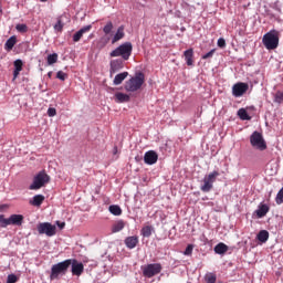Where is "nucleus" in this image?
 Here are the masks:
<instances>
[{
    "mask_svg": "<svg viewBox=\"0 0 283 283\" xmlns=\"http://www.w3.org/2000/svg\"><path fill=\"white\" fill-rule=\"evenodd\" d=\"M217 45H218V48H221V49L227 48V40H224V38H219Z\"/></svg>",
    "mask_w": 283,
    "mask_h": 283,
    "instance_id": "37",
    "label": "nucleus"
},
{
    "mask_svg": "<svg viewBox=\"0 0 283 283\" xmlns=\"http://www.w3.org/2000/svg\"><path fill=\"white\" fill-rule=\"evenodd\" d=\"M218 176H220V172L218 170H214L208 175H206L202 179V185L200 186V190L203 193H209L211 189H213V182L218 180Z\"/></svg>",
    "mask_w": 283,
    "mask_h": 283,
    "instance_id": "5",
    "label": "nucleus"
},
{
    "mask_svg": "<svg viewBox=\"0 0 283 283\" xmlns=\"http://www.w3.org/2000/svg\"><path fill=\"white\" fill-rule=\"evenodd\" d=\"M250 144L254 149H259V151H264V149H266V142H264V137L259 132L252 133L250 136Z\"/></svg>",
    "mask_w": 283,
    "mask_h": 283,
    "instance_id": "9",
    "label": "nucleus"
},
{
    "mask_svg": "<svg viewBox=\"0 0 283 283\" xmlns=\"http://www.w3.org/2000/svg\"><path fill=\"white\" fill-rule=\"evenodd\" d=\"M191 253H193V245L189 244L187 245L184 255H191Z\"/></svg>",
    "mask_w": 283,
    "mask_h": 283,
    "instance_id": "41",
    "label": "nucleus"
},
{
    "mask_svg": "<svg viewBox=\"0 0 283 283\" xmlns=\"http://www.w3.org/2000/svg\"><path fill=\"white\" fill-rule=\"evenodd\" d=\"M143 83H145V74L138 72L134 77L126 82L125 90L126 92H138V90L143 87Z\"/></svg>",
    "mask_w": 283,
    "mask_h": 283,
    "instance_id": "4",
    "label": "nucleus"
},
{
    "mask_svg": "<svg viewBox=\"0 0 283 283\" xmlns=\"http://www.w3.org/2000/svg\"><path fill=\"white\" fill-rule=\"evenodd\" d=\"M18 280L19 279L14 274H9L7 277V283H17Z\"/></svg>",
    "mask_w": 283,
    "mask_h": 283,
    "instance_id": "40",
    "label": "nucleus"
},
{
    "mask_svg": "<svg viewBox=\"0 0 283 283\" xmlns=\"http://www.w3.org/2000/svg\"><path fill=\"white\" fill-rule=\"evenodd\" d=\"M88 39H94V33L90 34Z\"/></svg>",
    "mask_w": 283,
    "mask_h": 283,
    "instance_id": "47",
    "label": "nucleus"
},
{
    "mask_svg": "<svg viewBox=\"0 0 283 283\" xmlns=\"http://www.w3.org/2000/svg\"><path fill=\"white\" fill-rule=\"evenodd\" d=\"M70 264L69 259L53 264L51 268L50 280H59V277L66 275L67 271H70Z\"/></svg>",
    "mask_w": 283,
    "mask_h": 283,
    "instance_id": "1",
    "label": "nucleus"
},
{
    "mask_svg": "<svg viewBox=\"0 0 283 283\" xmlns=\"http://www.w3.org/2000/svg\"><path fill=\"white\" fill-rule=\"evenodd\" d=\"M56 114V108L50 107L48 109V116L53 117Z\"/></svg>",
    "mask_w": 283,
    "mask_h": 283,
    "instance_id": "44",
    "label": "nucleus"
},
{
    "mask_svg": "<svg viewBox=\"0 0 283 283\" xmlns=\"http://www.w3.org/2000/svg\"><path fill=\"white\" fill-rule=\"evenodd\" d=\"M249 92V84L244 82H239L232 86V96L234 98H240V96H244Z\"/></svg>",
    "mask_w": 283,
    "mask_h": 283,
    "instance_id": "12",
    "label": "nucleus"
},
{
    "mask_svg": "<svg viewBox=\"0 0 283 283\" xmlns=\"http://www.w3.org/2000/svg\"><path fill=\"white\" fill-rule=\"evenodd\" d=\"M153 231H154V228L151 226H146L142 229V235L144 238H150Z\"/></svg>",
    "mask_w": 283,
    "mask_h": 283,
    "instance_id": "30",
    "label": "nucleus"
},
{
    "mask_svg": "<svg viewBox=\"0 0 283 283\" xmlns=\"http://www.w3.org/2000/svg\"><path fill=\"white\" fill-rule=\"evenodd\" d=\"M56 78H59L60 81H65V78H67V74L63 71H59L56 73Z\"/></svg>",
    "mask_w": 283,
    "mask_h": 283,
    "instance_id": "38",
    "label": "nucleus"
},
{
    "mask_svg": "<svg viewBox=\"0 0 283 283\" xmlns=\"http://www.w3.org/2000/svg\"><path fill=\"white\" fill-rule=\"evenodd\" d=\"M124 242L127 249H136L138 237H127Z\"/></svg>",
    "mask_w": 283,
    "mask_h": 283,
    "instance_id": "17",
    "label": "nucleus"
},
{
    "mask_svg": "<svg viewBox=\"0 0 283 283\" xmlns=\"http://www.w3.org/2000/svg\"><path fill=\"white\" fill-rule=\"evenodd\" d=\"M127 76H129V73L128 72H123V73H118L114 81H113V84L114 85H120V83H123V81H125V78H127Z\"/></svg>",
    "mask_w": 283,
    "mask_h": 283,
    "instance_id": "23",
    "label": "nucleus"
},
{
    "mask_svg": "<svg viewBox=\"0 0 283 283\" xmlns=\"http://www.w3.org/2000/svg\"><path fill=\"white\" fill-rule=\"evenodd\" d=\"M258 240L259 242H266L269 240V231L266 230H261L259 233H258Z\"/></svg>",
    "mask_w": 283,
    "mask_h": 283,
    "instance_id": "28",
    "label": "nucleus"
},
{
    "mask_svg": "<svg viewBox=\"0 0 283 283\" xmlns=\"http://www.w3.org/2000/svg\"><path fill=\"white\" fill-rule=\"evenodd\" d=\"M144 161L146 165H156V163H158V154L154 150L146 151Z\"/></svg>",
    "mask_w": 283,
    "mask_h": 283,
    "instance_id": "13",
    "label": "nucleus"
},
{
    "mask_svg": "<svg viewBox=\"0 0 283 283\" xmlns=\"http://www.w3.org/2000/svg\"><path fill=\"white\" fill-rule=\"evenodd\" d=\"M38 232L40 235H48V238H52L56 235V226L50 222H42L38 224Z\"/></svg>",
    "mask_w": 283,
    "mask_h": 283,
    "instance_id": "10",
    "label": "nucleus"
},
{
    "mask_svg": "<svg viewBox=\"0 0 283 283\" xmlns=\"http://www.w3.org/2000/svg\"><path fill=\"white\" fill-rule=\"evenodd\" d=\"M54 30L56 32H61L63 30V22L61 20H57V22L54 24Z\"/></svg>",
    "mask_w": 283,
    "mask_h": 283,
    "instance_id": "39",
    "label": "nucleus"
},
{
    "mask_svg": "<svg viewBox=\"0 0 283 283\" xmlns=\"http://www.w3.org/2000/svg\"><path fill=\"white\" fill-rule=\"evenodd\" d=\"M184 56L187 65H193V49L186 50L184 52Z\"/></svg>",
    "mask_w": 283,
    "mask_h": 283,
    "instance_id": "18",
    "label": "nucleus"
},
{
    "mask_svg": "<svg viewBox=\"0 0 283 283\" xmlns=\"http://www.w3.org/2000/svg\"><path fill=\"white\" fill-rule=\"evenodd\" d=\"M50 182V177L45 171H40L34 178L33 182L30 185L29 189L31 191H36L41 189V187L48 185Z\"/></svg>",
    "mask_w": 283,
    "mask_h": 283,
    "instance_id": "8",
    "label": "nucleus"
},
{
    "mask_svg": "<svg viewBox=\"0 0 283 283\" xmlns=\"http://www.w3.org/2000/svg\"><path fill=\"white\" fill-rule=\"evenodd\" d=\"M133 50H134V45H132V42H124L123 44L117 46L115 50H113L109 56H113V57L120 56L124 61H129V56H132Z\"/></svg>",
    "mask_w": 283,
    "mask_h": 283,
    "instance_id": "3",
    "label": "nucleus"
},
{
    "mask_svg": "<svg viewBox=\"0 0 283 283\" xmlns=\"http://www.w3.org/2000/svg\"><path fill=\"white\" fill-rule=\"evenodd\" d=\"M262 43L268 50H277L280 45V33L276 30H271L263 35Z\"/></svg>",
    "mask_w": 283,
    "mask_h": 283,
    "instance_id": "2",
    "label": "nucleus"
},
{
    "mask_svg": "<svg viewBox=\"0 0 283 283\" xmlns=\"http://www.w3.org/2000/svg\"><path fill=\"white\" fill-rule=\"evenodd\" d=\"M71 273L76 277H81L83 275V271H85V265L82 262H78L76 259H69Z\"/></svg>",
    "mask_w": 283,
    "mask_h": 283,
    "instance_id": "11",
    "label": "nucleus"
},
{
    "mask_svg": "<svg viewBox=\"0 0 283 283\" xmlns=\"http://www.w3.org/2000/svg\"><path fill=\"white\" fill-rule=\"evenodd\" d=\"M275 200H276V205L283 203V188L277 192Z\"/></svg>",
    "mask_w": 283,
    "mask_h": 283,
    "instance_id": "36",
    "label": "nucleus"
},
{
    "mask_svg": "<svg viewBox=\"0 0 283 283\" xmlns=\"http://www.w3.org/2000/svg\"><path fill=\"white\" fill-rule=\"evenodd\" d=\"M113 30H114V23H112V21H108L103 28L104 34H111Z\"/></svg>",
    "mask_w": 283,
    "mask_h": 283,
    "instance_id": "32",
    "label": "nucleus"
},
{
    "mask_svg": "<svg viewBox=\"0 0 283 283\" xmlns=\"http://www.w3.org/2000/svg\"><path fill=\"white\" fill-rule=\"evenodd\" d=\"M115 98L117 103H129V95L124 93H116Z\"/></svg>",
    "mask_w": 283,
    "mask_h": 283,
    "instance_id": "24",
    "label": "nucleus"
},
{
    "mask_svg": "<svg viewBox=\"0 0 283 283\" xmlns=\"http://www.w3.org/2000/svg\"><path fill=\"white\" fill-rule=\"evenodd\" d=\"M43 200H45V197L43 195H35L30 201V205H32L33 207H41V205H43Z\"/></svg>",
    "mask_w": 283,
    "mask_h": 283,
    "instance_id": "20",
    "label": "nucleus"
},
{
    "mask_svg": "<svg viewBox=\"0 0 283 283\" xmlns=\"http://www.w3.org/2000/svg\"><path fill=\"white\" fill-rule=\"evenodd\" d=\"M107 43H109V36H102L98 41H97V49L98 50H103V48L107 46Z\"/></svg>",
    "mask_w": 283,
    "mask_h": 283,
    "instance_id": "26",
    "label": "nucleus"
},
{
    "mask_svg": "<svg viewBox=\"0 0 283 283\" xmlns=\"http://www.w3.org/2000/svg\"><path fill=\"white\" fill-rule=\"evenodd\" d=\"M123 229H125V221L119 220L113 226L112 232L118 233L119 231H123Z\"/></svg>",
    "mask_w": 283,
    "mask_h": 283,
    "instance_id": "25",
    "label": "nucleus"
},
{
    "mask_svg": "<svg viewBox=\"0 0 283 283\" xmlns=\"http://www.w3.org/2000/svg\"><path fill=\"white\" fill-rule=\"evenodd\" d=\"M238 116L241 120H251V116H249V113H247V109L244 108L238 111Z\"/></svg>",
    "mask_w": 283,
    "mask_h": 283,
    "instance_id": "29",
    "label": "nucleus"
},
{
    "mask_svg": "<svg viewBox=\"0 0 283 283\" xmlns=\"http://www.w3.org/2000/svg\"><path fill=\"white\" fill-rule=\"evenodd\" d=\"M59 229H65V222L56 221Z\"/></svg>",
    "mask_w": 283,
    "mask_h": 283,
    "instance_id": "45",
    "label": "nucleus"
},
{
    "mask_svg": "<svg viewBox=\"0 0 283 283\" xmlns=\"http://www.w3.org/2000/svg\"><path fill=\"white\" fill-rule=\"evenodd\" d=\"M10 224L21 227V224H23V214H11L8 219H6V216L0 214V227L6 229V227H10Z\"/></svg>",
    "mask_w": 283,
    "mask_h": 283,
    "instance_id": "7",
    "label": "nucleus"
},
{
    "mask_svg": "<svg viewBox=\"0 0 283 283\" xmlns=\"http://www.w3.org/2000/svg\"><path fill=\"white\" fill-rule=\"evenodd\" d=\"M117 153H118V148L115 147V148H114V154H117Z\"/></svg>",
    "mask_w": 283,
    "mask_h": 283,
    "instance_id": "48",
    "label": "nucleus"
},
{
    "mask_svg": "<svg viewBox=\"0 0 283 283\" xmlns=\"http://www.w3.org/2000/svg\"><path fill=\"white\" fill-rule=\"evenodd\" d=\"M118 70H123V60L117 59L111 61V74H115Z\"/></svg>",
    "mask_w": 283,
    "mask_h": 283,
    "instance_id": "16",
    "label": "nucleus"
},
{
    "mask_svg": "<svg viewBox=\"0 0 283 283\" xmlns=\"http://www.w3.org/2000/svg\"><path fill=\"white\" fill-rule=\"evenodd\" d=\"M13 65H14V70H18L20 72H21V70H23V61H21V60H15Z\"/></svg>",
    "mask_w": 283,
    "mask_h": 283,
    "instance_id": "35",
    "label": "nucleus"
},
{
    "mask_svg": "<svg viewBox=\"0 0 283 283\" xmlns=\"http://www.w3.org/2000/svg\"><path fill=\"white\" fill-rule=\"evenodd\" d=\"M15 30L18 32H21L22 34H24L25 32H28V25L27 24H17Z\"/></svg>",
    "mask_w": 283,
    "mask_h": 283,
    "instance_id": "34",
    "label": "nucleus"
},
{
    "mask_svg": "<svg viewBox=\"0 0 283 283\" xmlns=\"http://www.w3.org/2000/svg\"><path fill=\"white\" fill-rule=\"evenodd\" d=\"M207 283H216L217 276L213 273H207L205 276Z\"/></svg>",
    "mask_w": 283,
    "mask_h": 283,
    "instance_id": "33",
    "label": "nucleus"
},
{
    "mask_svg": "<svg viewBox=\"0 0 283 283\" xmlns=\"http://www.w3.org/2000/svg\"><path fill=\"white\" fill-rule=\"evenodd\" d=\"M90 30H92V24H87V25L81 28L77 32H75L73 35L74 43H78V41H81V39H83V34H87V32H90Z\"/></svg>",
    "mask_w": 283,
    "mask_h": 283,
    "instance_id": "14",
    "label": "nucleus"
},
{
    "mask_svg": "<svg viewBox=\"0 0 283 283\" xmlns=\"http://www.w3.org/2000/svg\"><path fill=\"white\" fill-rule=\"evenodd\" d=\"M229 251V247L224 243H219L214 247V253L218 255H224Z\"/></svg>",
    "mask_w": 283,
    "mask_h": 283,
    "instance_id": "19",
    "label": "nucleus"
},
{
    "mask_svg": "<svg viewBox=\"0 0 283 283\" xmlns=\"http://www.w3.org/2000/svg\"><path fill=\"white\" fill-rule=\"evenodd\" d=\"M20 73H21V71H18L17 69H14V71H13V78H17Z\"/></svg>",
    "mask_w": 283,
    "mask_h": 283,
    "instance_id": "46",
    "label": "nucleus"
},
{
    "mask_svg": "<svg viewBox=\"0 0 283 283\" xmlns=\"http://www.w3.org/2000/svg\"><path fill=\"white\" fill-rule=\"evenodd\" d=\"M258 218H264L269 213V206L268 205H260L255 211Z\"/></svg>",
    "mask_w": 283,
    "mask_h": 283,
    "instance_id": "21",
    "label": "nucleus"
},
{
    "mask_svg": "<svg viewBox=\"0 0 283 283\" xmlns=\"http://www.w3.org/2000/svg\"><path fill=\"white\" fill-rule=\"evenodd\" d=\"M108 211L113 216H122L123 214V209H120L119 206H116V205L109 206Z\"/></svg>",
    "mask_w": 283,
    "mask_h": 283,
    "instance_id": "27",
    "label": "nucleus"
},
{
    "mask_svg": "<svg viewBox=\"0 0 283 283\" xmlns=\"http://www.w3.org/2000/svg\"><path fill=\"white\" fill-rule=\"evenodd\" d=\"M125 39V27L120 25L118 27L116 33L114 34L113 39H112V44L114 45V43H118V41Z\"/></svg>",
    "mask_w": 283,
    "mask_h": 283,
    "instance_id": "15",
    "label": "nucleus"
},
{
    "mask_svg": "<svg viewBox=\"0 0 283 283\" xmlns=\"http://www.w3.org/2000/svg\"><path fill=\"white\" fill-rule=\"evenodd\" d=\"M283 101V93H276L275 95V102L276 103H282Z\"/></svg>",
    "mask_w": 283,
    "mask_h": 283,
    "instance_id": "43",
    "label": "nucleus"
},
{
    "mask_svg": "<svg viewBox=\"0 0 283 283\" xmlns=\"http://www.w3.org/2000/svg\"><path fill=\"white\" fill-rule=\"evenodd\" d=\"M213 54H216V49H212L210 52L202 55V59L203 60L211 59V56H213Z\"/></svg>",
    "mask_w": 283,
    "mask_h": 283,
    "instance_id": "42",
    "label": "nucleus"
},
{
    "mask_svg": "<svg viewBox=\"0 0 283 283\" xmlns=\"http://www.w3.org/2000/svg\"><path fill=\"white\" fill-rule=\"evenodd\" d=\"M40 1L45 2V1H48V0H40Z\"/></svg>",
    "mask_w": 283,
    "mask_h": 283,
    "instance_id": "49",
    "label": "nucleus"
},
{
    "mask_svg": "<svg viewBox=\"0 0 283 283\" xmlns=\"http://www.w3.org/2000/svg\"><path fill=\"white\" fill-rule=\"evenodd\" d=\"M46 61H48V65H54V63L59 61V54L56 53L49 54L46 57Z\"/></svg>",
    "mask_w": 283,
    "mask_h": 283,
    "instance_id": "31",
    "label": "nucleus"
},
{
    "mask_svg": "<svg viewBox=\"0 0 283 283\" xmlns=\"http://www.w3.org/2000/svg\"><path fill=\"white\" fill-rule=\"evenodd\" d=\"M14 45H17V36L12 35L4 43V50H7V52H10V50H12V48H14Z\"/></svg>",
    "mask_w": 283,
    "mask_h": 283,
    "instance_id": "22",
    "label": "nucleus"
},
{
    "mask_svg": "<svg viewBox=\"0 0 283 283\" xmlns=\"http://www.w3.org/2000/svg\"><path fill=\"white\" fill-rule=\"evenodd\" d=\"M163 272V264L160 263H149L142 266V273L144 277H156V275Z\"/></svg>",
    "mask_w": 283,
    "mask_h": 283,
    "instance_id": "6",
    "label": "nucleus"
}]
</instances>
